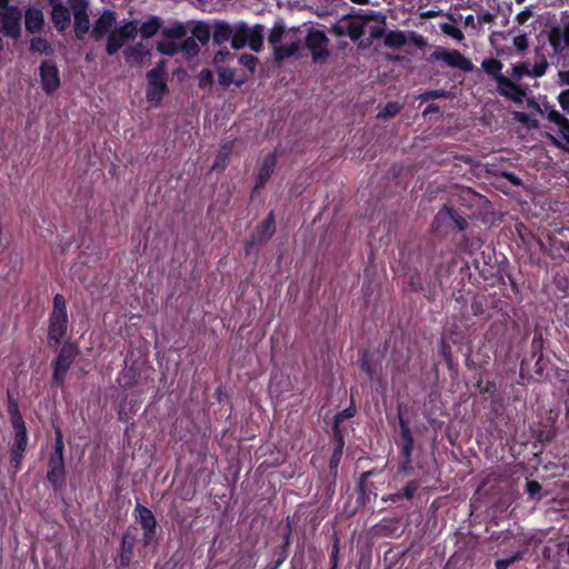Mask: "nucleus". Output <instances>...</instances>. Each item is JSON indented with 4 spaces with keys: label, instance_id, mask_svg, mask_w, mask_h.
<instances>
[{
    "label": "nucleus",
    "instance_id": "1",
    "mask_svg": "<svg viewBox=\"0 0 569 569\" xmlns=\"http://www.w3.org/2000/svg\"><path fill=\"white\" fill-rule=\"evenodd\" d=\"M406 406L402 403L398 405V421L400 428V461L399 471L409 475L412 471V452L415 448V439L409 427L408 420L405 418Z\"/></svg>",
    "mask_w": 569,
    "mask_h": 569
},
{
    "label": "nucleus",
    "instance_id": "2",
    "mask_svg": "<svg viewBox=\"0 0 569 569\" xmlns=\"http://www.w3.org/2000/svg\"><path fill=\"white\" fill-rule=\"evenodd\" d=\"M467 227L466 218L449 204L437 212L431 223V230L438 237H446L453 230L463 231Z\"/></svg>",
    "mask_w": 569,
    "mask_h": 569
},
{
    "label": "nucleus",
    "instance_id": "3",
    "mask_svg": "<svg viewBox=\"0 0 569 569\" xmlns=\"http://www.w3.org/2000/svg\"><path fill=\"white\" fill-rule=\"evenodd\" d=\"M263 30L261 24L250 27L246 22L234 23L232 48L240 50L249 47L252 51L259 52L263 46Z\"/></svg>",
    "mask_w": 569,
    "mask_h": 569
},
{
    "label": "nucleus",
    "instance_id": "4",
    "mask_svg": "<svg viewBox=\"0 0 569 569\" xmlns=\"http://www.w3.org/2000/svg\"><path fill=\"white\" fill-rule=\"evenodd\" d=\"M63 439L59 428L56 429L54 453L50 457L48 463V480L59 487L64 482V458H63Z\"/></svg>",
    "mask_w": 569,
    "mask_h": 569
},
{
    "label": "nucleus",
    "instance_id": "5",
    "mask_svg": "<svg viewBox=\"0 0 569 569\" xmlns=\"http://www.w3.org/2000/svg\"><path fill=\"white\" fill-rule=\"evenodd\" d=\"M306 48L309 49L315 63H325L329 57V38L325 31L310 29L306 36Z\"/></svg>",
    "mask_w": 569,
    "mask_h": 569
},
{
    "label": "nucleus",
    "instance_id": "6",
    "mask_svg": "<svg viewBox=\"0 0 569 569\" xmlns=\"http://www.w3.org/2000/svg\"><path fill=\"white\" fill-rule=\"evenodd\" d=\"M138 34V21H129L119 28H114L108 36L106 51L114 54L126 42L133 40Z\"/></svg>",
    "mask_w": 569,
    "mask_h": 569
},
{
    "label": "nucleus",
    "instance_id": "7",
    "mask_svg": "<svg viewBox=\"0 0 569 569\" xmlns=\"http://www.w3.org/2000/svg\"><path fill=\"white\" fill-rule=\"evenodd\" d=\"M21 10L9 6L0 10V32L6 37L18 39L21 36Z\"/></svg>",
    "mask_w": 569,
    "mask_h": 569
},
{
    "label": "nucleus",
    "instance_id": "8",
    "mask_svg": "<svg viewBox=\"0 0 569 569\" xmlns=\"http://www.w3.org/2000/svg\"><path fill=\"white\" fill-rule=\"evenodd\" d=\"M372 19L373 17L368 14L355 16L353 20L335 24L332 31L339 37L348 36L352 41H358L365 33L367 22Z\"/></svg>",
    "mask_w": 569,
    "mask_h": 569
},
{
    "label": "nucleus",
    "instance_id": "9",
    "mask_svg": "<svg viewBox=\"0 0 569 569\" xmlns=\"http://www.w3.org/2000/svg\"><path fill=\"white\" fill-rule=\"evenodd\" d=\"M429 59L432 61H443L451 68H458L467 72L473 69L471 60L456 49L446 50L439 47L430 54Z\"/></svg>",
    "mask_w": 569,
    "mask_h": 569
},
{
    "label": "nucleus",
    "instance_id": "10",
    "mask_svg": "<svg viewBox=\"0 0 569 569\" xmlns=\"http://www.w3.org/2000/svg\"><path fill=\"white\" fill-rule=\"evenodd\" d=\"M68 4L73 14L74 33L78 39H82L90 29L89 2L87 0H68Z\"/></svg>",
    "mask_w": 569,
    "mask_h": 569
},
{
    "label": "nucleus",
    "instance_id": "11",
    "mask_svg": "<svg viewBox=\"0 0 569 569\" xmlns=\"http://www.w3.org/2000/svg\"><path fill=\"white\" fill-rule=\"evenodd\" d=\"M167 84L161 67H157L148 73L147 99L150 103L158 106L166 92Z\"/></svg>",
    "mask_w": 569,
    "mask_h": 569
},
{
    "label": "nucleus",
    "instance_id": "12",
    "mask_svg": "<svg viewBox=\"0 0 569 569\" xmlns=\"http://www.w3.org/2000/svg\"><path fill=\"white\" fill-rule=\"evenodd\" d=\"M549 63L545 57L540 61L536 62L530 69L528 62H519L512 66L510 76L512 79L519 81L525 77L541 78L546 74Z\"/></svg>",
    "mask_w": 569,
    "mask_h": 569
},
{
    "label": "nucleus",
    "instance_id": "13",
    "mask_svg": "<svg viewBox=\"0 0 569 569\" xmlns=\"http://www.w3.org/2000/svg\"><path fill=\"white\" fill-rule=\"evenodd\" d=\"M449 269L442 263L435 266L431 272L426 277V298L429 301L436 300L439 289L442 288V279L448 276Z\"/></svg>",
    "mask_w": 569,
    "mask_h": 569
},
{
    "label": "nucleus",
    "instance_id": "14",
    "mask_svg": "<svg viewBox=\"0 0 569 569\" xmlns=\"http://www.w3.org/2000/svg\"><path fill=\"white\" fill-rule=\"evenodd\" d=\"M548 41L555 54H561L569 49V21L552 26L548 32Z\"/></svg>",
    "mask_w": 569,
    "mask_h": 569
},
{
    "label": "nucleus",
    "instance_id": "15",
    "mask_svg": "<svg viewBox=\"0 0 569 569\" xmlns=\"http://www.w3.org/2000/svg\"><path fill=\"white\" fill-rule=\"evenodd\" d=\"M497 92L499 96L517 104H522L523 99L527 96V89L517 84L508 77L500 79V82L497 84Z\"/></svg>",
    "mask_w": 569,
    "mask_h": 569
},
{
    "label": "nucleus",
    "instance_id": "16",
    "mask_svg": "<svg viewBox=\"0 0 569 569\" xmlns=\"http://www.w3.org/2000/svg\"><path fill=\"white\" fill-rule=\"evenodd\" d=\"M76 355L77 350L72 346H64L61 349L53 369V380L57 385L62 383L64 375L73 362Z\"/></svg>",
    "mask_w": 569,
    "mask_h": 569
},
{
    "label": "nucleus",
    "instance_id": "17",
    "mask_svg": "<svg viewBox=\"0 0 569 569\" xmlns=\"http://www.w3.org/2000/svg\"><path fill=\"white\" fill-rule=\"evenodd\" d=\"M67 313H51L49 326V345L57 348L67 331Z\"/></svg>",
    "mask_w": 569,
    "mask_h": 569
},
{
    "label": "nucleus",
    "instance_id": "18",
    "mask_svg": "<svg viewBox=\"0 0 569 569\" xmlns=\"http://www.w3.org/2000/svg\"><path fill=\"white\" fill-rule=\"evenodd\" d=\"M40 78L42 88L47 93L56 91L60 86L58 68L50 61H44L40 66Z\"/></svg>",
    "mask_w": 569,
    "mask_h": 569
},
{
    "label": "nucleus",
    "instance_id": "19",
    "mask_svg": "<svg viewBox=\"0 0 569 569\" xmlns=\"http://www.w3.org/2000/svg\"><path fill=\"white\" fill-rule=\"evenodd\" d=\"M52 11L51 19L57 30L64 31L70 26V7L64 6L61 0H49Z\"/></svg>",
    "mask_w": 569,
    "mask_h": 569
},
{
    "label": "nucleus",
    "instance_id": "20",
    "mask_svg": "<svg viewBox=\"0 0 569 569\" xmlns=\"http://www.w3.org/2000/svg\"><path fill=\"white\" fill-rule=\"evenodd\" d=\"M117 22L116 13L111 10H106L99 17V19L94 22L92 29V36L99 40L103 38L106 34H110V32L114 29Z\"/></svg>",
    "mask_w": 569,
    "mask_h": 569
},
{
    "label": "nucleus",
    "instance_id": "21",
    "mask_svg": "<svg viewBox=\"0 0 569 569\" xmlns=\"http://www.w3.org/2000/svg\"><path fill=\"white\" fill-rule=\"evenodd\" d=\"M373 475L372 470L365 471L358 481V497H357V505L358 507H366L367 503L370 501V496L373 495L375 497L377 493L373 491L375 486L372 482H369L368 479L370 476Z\"/></svg>",
    "mask_w": 569,
    "mask_h": 569
},
{
    "label": "nucleus",
    "instance_id": "22",
    "mask_svg": "<svg viewBox=\"0 0 569 569\" xmlns=\"http://www.w3.org/2000/svg\"><path fill=\"white\" fill-rule=\"evenodd\" d=\"M44 26V14L41 9L37 7H29L24 11V27L30 33H37L42 30Z\"/></svg>",
    "mask_w": 569,
    "mask_h": 569
},
{
    "label": "nucleus",
    "instance_id": "23",
    "mask_svg": "<svg viewBox=\"0 0 569 569\" xmlns=\"http://www.w3.org/2000/svg\"><path fill=\"white\" fill-rule=\"evenodd\" d=\"M234 24L227 21H216L211 27V37L214 43L221 44L233 39Z\"/></svg>",
    "mask_w": 569,
    "mask_h": 569
},
{
    "label": "nucleus",
    "instance_id": "24",
    "mask_svg": "<svg viewBox=\"0 0 569 569\" xmlns=\"http://www.w3.org/2000/svg\"><path fill=\"white\" fill-rule=\"evenodd\" d=\"M283 36V27L281 24H276L268 37L269 44L271 46L274 58L278 61H281L284 58Z\"/></svg>",
    "mask_w": 569,
    "mask_h": 569
},
{
    "label": "nucleus",
    "instance_id": "25",
    "mask_svg": "<svg viewBox=\"0 0 569 569\" xmlns=\"http://www.w3.org/2000/svg\"><path fill=\"white\" fill-rule=\"evenodd\" d=\"M136 510L138 512L139 521L142 528L146 530L144 542L149 543L150 540L152 539V535L156 528V519L152 512L141 505H138Z\"/></svg>",
    "mask_w": 569,
    "mask_h": 569
},
{
    "label": "nucleus",
    "instance_id": "26",
    "mask_svg": "<svg viewBox=\"0 0 569 569\" xmlns=\"http://www.w3.org/2000/svg\"><path fill=\"white\" fill-rule=\"evenodd\" d=\"M12 426L14 430V442L13 449L26 450L28 437L24 422L20 415H14L12 417Z\"/></svg>",
    "mask_w": 569,
    "mask_h": 569
},
{
    "label": "nucleus",
    "instance_id": "27",
    "mask_svg": "<svg viewBox=\"0 0 569 569\" xmlns=\"http://www.w3.org/2000/svg\"><path fill=\"white\" fill-rule=\"evenodd\" d=\"M276 230L273 214L269 213L268 218L258 227L257 231L252 236L250 244L262 243L268 241Z\"/></svg>",
    "mask_w": 569,
    "mask_h": 569
},
{
    "label": "nucleus",
    "instance_id": "28",
    "mask_svg": "<svg viewBox=\"0 0 569 569\" xmlns=\"http://www.w3.org/2000/svg\"><path fill=\"white\" fill-rule=\"evenodd\" d=\"M471 311L475 317L488 320L492 317L489 311L488 297L485 295H476L471 300Z\"/></svg>",
    "mask_w": 569,
    "mask_h": 569
},
{
    "label": "nucleus",
    "instance_id": "29",
    "mask_svg": "<svg viewBox=\"0 0 569 569\" xmlns=\"http://www.w3.org/2000/svg\"><path fill=\"white\" fill-rule=\"evenodd\" d=\"M481 68L489 77H491L497 82V84L500 82L501 78L506 77L501 72L502 68H503V63L499 59H496V58L483 59L481 62Z\"/></svg>",
    "mask_w": 569,
    "mask_h": 569
},
{
    "label": "nucleus",
    "instance_id": "30",
    "mask_svg": "<svg viewBox=\"0 0 569 569\" xmlns=\"http://www.w3.org/2000/svg\"><path fill=\"white\" fill-rule=\"evenodd\" d=\"M126 60L132 64H143L150 58V52L143 44L139 43L124 52Z\"/></svg>",
    "mask_w": 569,
    "mask_h": 569
},
{
    "label": "nucleus",
    "instance_id": "31",
    "mask_svg": "<svg viewBox=\"0 0 569 569\" xmlns=\"http://www.w3.org/2000/svg\"><path fill=\"white\" fill-rule=\"evenodd\" d=\"M161 27V20L158 17L151 16L141 26L138 24V32L142 38L149 39L153 37Z\"/></svg>",
    "mask_w": 569,
    "mask_h": 569
},
{
    "label": "nucleus",
    "instance_id": "32",
    "mask_svg": "<svg viewBox=\"0 0 569 569\" xmlns=\"http://www.w3.org/2000/svg\"><path fill=\"white\" fill-rule=\"evenodd\" d=\"M274 164H276V159L273 156L270 154L264 159V162H263V164L259 171L258 178H257V183H256L254 190H258L259 188L263 187L266 181L271 176Z\"/></svg>",
    "mask_w": 569,
    "mask_h": 569
},
{
    "label": "nucleus",
    "instance_id": "33",
    "mask_svg": "<svg viewBox=\"0 0 569 569\" xmlns=\"http://www.w3.org/2000/svg\"><path fill=\"white\" fill-rule=\"evenodd\" d=\"M407 43L406 33L401 30H391L385 37V46L390 49H400Z\"/></svg>",
    "mask_w": 569,
    "mask_h": 569
},
{
    "label": "nucleus",
    "instance_id": "34",
    "mask_svg": "<svg viewBox=\"0 0 569 569\" xmlns=\"http://www.w3.org/2000/svg\"><path fill=\"white\" fill-rule=\"evenodd\" d=\"M356 415H357V406H356L353 395L351 393L350 405L346 409H343L342 411H339L335 416L332 427L343 428L342 422L347 419L353 418Z\"/></svg>",
    "mask_w": 569,
    "mask_h": 569
},
{
    "label": "nucleus",
    "instance_id": "35",
    "mask_svg": "<svg viewBox=\"0 0 569 569\" xmlns=\"http://www.w3.org/2000/svg\"><path fill=\"white\" fill-rule=\"evenodd\" d=\"M548 121L555 123L559 128L560 136L569 133V119L555 108H551L547 114Z\"/></svg>",
    "mask_w": 569,
    "mask_h": 569
},
{
    "label": "nucleus",
    "instance_id": "36",
    "mask_svg": "<svg viewBox=\"0 0 569 569\" xmlns=\"http://www.w3.org/2000/svg\"><path fill=\"white\" fill-rule=\"evenodd\" d=\"M198 43L206 44L211 37V27L204 22H198L191 30V36Z\"/></svg>",
    "mask_w": 569,
    "mask_h": 569
},
{
    "label": "nucleus",
    "instance_id": "37",
    "mask_svg": "<svg viewBox=\"0 0 569 569\" xmlns=\"http://www.w3.org/2000/svg\"><path fill=\"white\" fill-rule=\"evenodd\" d=\"M359 367L367 375L369 380H373L376 376V369L372 366L370 353L368 350H363L359 357Z\"/></svg>",
    "mask_w": 569,
    "mask_h": 569
},
{
    "label": "nucleus",
    "instance_id": "38",
    "mask_svg": "<svg viewBox=\"0 0 569 569\" xmlns=\"http://www.w3.org/2000/svg\"><path fill=\"white\" fill-rule=\"evenodd\" d=\"M472 264H473L475 269L478 270L479 276L483 280H490L493 278L495 269H496L495 266H491V264L487 263L486 261H483L481 263L477 258L473 259Z\"/></svg>",
    "mask_w": 569,
    "mask_h": 569
},
{
    "label": "nucleus",
    "instance_id": "39",
    "mask_svg": "<svg viewBox=\"0 0 569 569\" xmlns=\"http://www.w3.org/2000/svg\"><path fill=\"white\" fill-rule=\"evenodd\" d=\"M402 106L396 101H389L385 108L378 113V119H390L400 113Z\"/></svg>",
    "mask_w": 569,
    "mask_h": 569
},
{
    "label": "nucleus",
    "instance_id": "40",
    "mask_svg": "<svg viewBox=\"0 0 569 569\" xmlns=\"http://www.w3.org/2000/svg\"><path fill=\"white\" fill-rule=\"evenodd\" d=\"M219 81L222 84H230L234 83L237 87H241L244 83L243 79H236L234 78V71L229 68H222L219 70Z\"/></svg>",
    "mask_w": 569,
    "mask_h": 569
},
{
    "label": "nucleus",
    "instance_id": "41",
    "mask_svg": "<svg viewBox=\"0 0 569 569\" xmlns=\"http://www.w3.org/2000/svg\"><path fill=\"white\" fill-rule=\"evenodd\" d=\"M342 452L333 450L329 460V473L331 477V485H336L338 477V467L342 458Z\"/></svg>",
    "mask_w": 569,
    "mask_h": 569
},
{
    "label": "nucleus",
    "instance_id": "42",
    "mask_svg": "<svg viewBox=\"0 0 569 569\" xmlns=\"http://www.w3.org/2000/svg\"><path fill=\"white\" fill-rule=\"evenodd\" d=\"M118 382L123 388H131L136 382V372L132 368L122 370L118 376Z\"/></svg>",
    "mask_w": 569,
    "mask_h": 569
},
{
    "label": "nucleus",
    "instance_id": "43",
    "mask_svg": "<svg viewBox=\"0 0 569 569\" xmlns=\"http://www.w3.org/2000/svg\"><path fill=\"white\" fill-rule=\"evenodd\" d=\"M157 49L163 54L173 56L180 50V47L179 43L167 38V40L158 42Z\"/></svg>",
    "mask_w": 569,
    "mask_h": 569
},
{
    "label": "nucleus",
    "instance_id": "44",
    "mask_svg": "<svg viewBox=\"0 0 569 569\" xmlns=\"http://www.w3.org/2000/svg\"><path fill=\"white\" fill-rule=\"evenodd\" d=\"M163 34L166 38L177 42V40H181L187 34V31L182 24H174L170 28H167L163 31Z\"/></svg>",
    "mask_w": 569,
    "mask_h": 569
},
{
    "label": "nucleus",
    "instance_id": "45",
    "mask_svg": "<svg viewBox=\"0 0 569 569\" xmlns=\"http://www.w3.org/2000/svg\"><path fill=\"white\" fill-rule=\"evenodd\" d=\"M346 433H347V429L346 428L332 427V435H333V441H335V449L333 450L343 453V448H345V445H346V441H345Z\"/></svg>",
    "mask_w": 569,
    "mask_h": 569
},
{
    "label": "nucleus",
    "instance_id": "46",
    "mask_svg": "<svg viewBox=\"0 0 569 569\" xmlns=\"http://www.w3.org/2000/svg\"><path fill=\"white\" fill-rule=\"evenodd\" d=\"M409 287L415 292H423L426 296V282L422 281L420 272L416 271L409 276Z\"/></svg>",
    "mask_w": 569,
    "mask_h": 569
},
{
    "label": "nucleus",
    "instance_id": "47",
    "mask_svg": "<svg viewBox=\"0 0 569 569\" xmlns=\"http://www.w3.org/2000/svg\"><path fill=\"white\" fill-rule=\"evenodd\" d=\"M180 50L184 52L188 57H194L199 51L198 42L194 40V37H188L184 39L182 44L180 46Z\"/></svg>",
    "mask_w": 569,
    "mask_h": 569
},
{
    "label": "nucleus",
    "instance_id": "48",
    "mask_svg": "<svg viewBox=\"0 0 569 569\" xmlns=\"http://www.w3.org/2000/svg\"><path fill=\"white\" fill-rule=\"evenodd\" d=\"M387 32L385 27L382 26H376L370 29V38L367 41H360L359 48H368L371 44V41L375 39H380L382 37H386Z\"/></svg>",
    "mask_w": 569,
    "mask_h": 569
},
{
    "label": "nucleus",
    "instance_id": "49",
    "mask_svg": "<svg viewBox=\"0 0 569 569\" xmlns=\"http://www.w3.org/2000/svg\"><path fill=\"white\" fill-rule=\"evenodd\" d=\"M440 29L445 34L451 37L452 39H455L457 41H461L465 38L462 31L455 24L441 23Z\"/></svg>",
    "mask_w": 569,
    "mask_h": 569
},
{
    "label": "nucleus",
    "instance_id": "50",
    "mask_svg": "<svg viewBox=\"0 0 569 569\" xmlns=\"http://www.w3.org/2000/svg\"><path fill=\"white\" fill-rule=\"evenodd\" d=\"M542 348H543L542 335H541V332L536 330L532 341H531V358L535 359L536 357L543 355Z\"/></svg>",
    "mask_w": 569,
    "mask_h": 569
},
{
    "label": "nucleus",
    "instance_id": "51",
    "mask_svg": "<svg viewBox=\"0 0 569 569\" xmlns=\"http://www.w3.org/2000/svg\"><path fill=\"white\" fill-rule=\"evenodd\" d=\"M481 246L479 239H468L467 237H463L459 243V248L469 254H472L477 249H479Z\"/></svg>",
    "mask_w": 569,
    "mask_h": 569
},
{
    "label": "nucleus",
    "instance_id": "52",
    "mask_svg": "<svg viewBox=\"0 0 569 569\" xmlns=\"http://www.w3.org/2000/svg\"><path fill=\"white\" fill-rule=\"evenodd\" d=\"M50 49V44L42 38H33L30 43V51L37 53H47Z\"/></svg>",
    "mask_w": 569,
    "mask_h": 569
},
{
    "label": "nucleus",
    "instance_id": "53",
    "mask_svg": "<svg viewBox=\"0 0 569 569\" xmlns=\"http://www.w3.org/2000/svg\"><path fill=\"white\" fill-rule=\"evenodd\" d=\"M421 101H429L435 99H446L448 98V92L443 89H437V90H427L423 93L420 94Z\"/></svg>",
    "mask_w": 569,
    "mask_h": 569
},
{
    "label": "nucleus",
    "instance_id": "54",
    "mask_svg": "<svg viewBox=\"0 0 569 569\" xmlns=\"http://www.w3.org/2000/svg\"><path fill=\"white\" fill-rule=\"evenodd\" d=\"M239 63L249 70L250 73H253L258 63V59L248 53H243L239 57Z\"/></svg>",
    "mask_w": 569,
    "mask_h": 569
},
{
    "label": "nucleus",
    "instance_id": "55",
    "mask_svg": "<svg viewBox=\"0 0 569 569\" xmlns=\"http://www.w3.org/2000/svg\"><path fill=\"white\" fill-rule=\"evenodd\" d=\"M419 489V483L416 480L408 481L400 491L403 499L411 500Z\"/></svg>",
    "mask_w": 569,
    "mask_h": 569
},
{
    "label": "nucleus",
    "instance_id": "56",
    "mask_svg": "<svg viewBox=\"0 0 569 569\" xmlns=\"http://www.w3.org/2000/svg\"><path fill=\"white\" fill-rule=\"evenodd\" d=\"M513 119L522 124H526L530 128H537L538 121L536 119H532L529 114L522 111H515Z\"/></svg>",
    "mask_w": 569,
    "mask_h": 569
},
{
    "label": "nucleus",
    "instance_id": "57",
    "mask_svg": "<svg viewBox=\"0 0 569 569\" xmlns=\"http://www.w3.org/2000/svg\"><path fill=\"white\" fill-rule=\"evenodd\" d=\"M542 487L536 480H528L526 483V492L531 499H539L538 495L540 493Z\"/></svg>",
    "mask_w": 569,
    "mask_h": 569
},
{
    "label": "nucleus",
    "instance_id": "58",
    "mask_svg": "<svg viewBox=\"0 0 569 569\" xmlns=\"http://www.w3.org/2000/svg\"><path fill=\"white\" fill-rule=\"evenodd\" d=\"M439 353L442 356V358L446 360V362L448 365H451V362H452L451 347L445 339H441V341H440Z\"/></svg>",
    "mask_w": 569,
    "mask_h": 569
},
{
    "label": "nucleus",
    "instance_id": "59",
    "mask_svg": "<svg viewBox=\"0 0 569 569\" xmlns=\"http://www.w3.org/2000/svg\"><path fill=\"white\" fill-rule=\"evenodd\" d=\"M520 558V552H516L510 558L496 560L495 567L496 569H508L515 561L519 560Z\"/></svg>",
    "mask_w": 569,
    "mask_h": 569
},
{
    "label": "nucleus",
    "instance_id": "60",
    "mask_svg": "<svg viewBox=\"0 0 569 569\" xmlns=\"http://www.w3.org/2000/svg\"><path fill=\"white\" fill-rule=\"evenodd\" d=\"M52 313H67L66 300L61 295H56L53 298Z\"/></svg>",
    "mask_w": 569,
    "mask_h": 569
},
{
    "label": "nucleus",
    "instance_id": "61",
    "mask_svg": "<svg viewBox=\"0 0 569 569\" xmlns=\"http://www.w3.org/2000/svg\"><path fill=\"white\" fill-rule=\"evenodd\" d=\"M513 46L520 52L526 51L529 47V41H528L527 34L522 33V34L516 36L513 38Z\"/></svg>",
    "mask_w": 569,
    "mask_h": 569
},
{
    "label": "nucleus",
    "instance_id": "62",
    "mask_svg": "<svg viewBox=\"0 0 569 569\" xmlns=\"http://www.w3.org/2000/svg\"><path fill=\"white\" fill-rule=\"evenodd\" d=\"M557 100L562 111L569 114V89L562 90L558 94Z\"/></svg>",
    "mask_w": 569,
    "mask_h": 569
},
{
    "label": "nucleus",
    "instance_id": "63",
    "mask_svg": "<svg viewBox=\"0 0 569 569\" xmlns=\"http://www.w3.org/2000/svg\"><path fill=\"white\" fill-rule=\"evenodd\" d=\"M535 359H536V363H535L533 371L538 378H542L545 375L547 362L543 359V355H540V356L536 357Z\"/></svg>",
    "mask_w": 569,
    "mask_h": 569
},
{
    "label": "nucleus",
    "instance_id": "64",
    "mask_svg": "<svg viewBox=\"0 0 569 569\" xmlns=\"http://www.w3.org/2000/svg\"><path fill=\"white\" fill-rule=\"evenodd\" d=\"M555 378L566 388L569 387V370L557 368L555 371Z\"/></svg>",
    "mask_w": 569,
    "mask_h": 569
}]
</instances>
